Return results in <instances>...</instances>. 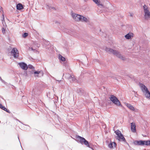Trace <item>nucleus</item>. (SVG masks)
<instances>
[{
    "label": "nucleus",
    "mask_w": 150,
    "mask_h": 150,
    "mask_svg": "<svg viewBox=\"0 0 150 150\" xmlns=\"http://www.w3.org/2000/svg\"><path fill=\"white\" fill-rule=\"evenodd\" d=\"M76 139L75 140L78 142L80 143L82 145L84 144L87 147L94 150L92 147L91 144L89 143V142L84 137L79 135H76Z\"/></svg>",
    "instance_id": "1"
},
{
    "label": "nucleus",
    "mask_w": 150,
    "mask_h": 150,
    "mask_svg": "<svg viewBox=\"0 0 150 150\" xmlns=\"http://www.w3.org/2000/svg\"><path fill=\"white\" fill-rule=\"evenodd\" d=\"M105 50L106 52L109 53L113 54L123 60H124L125 59V58L120 54L116 50H114L112 48H108L107 47H105Z\"/></svg>",
    "instance_id": "2"
},
{
    "label": "nucleus",
    "mask_w": 150,
    "mask_h": 150,
    "mask_svg": "<svg viewBox=\"0 0 150 150\" xmlns=\"http://www.w3.org/2000/svg\"><path fill=\"white\" fill-rule=\"evenodd\" d=\"M140 86L141 88L142 91L143 92H145V96L146 98L150 99V92L148 90L147 88L144 84L139 83Z\"/></svg>",
    "instance_id": "3"
},
{
    "label": "nucleus",
    "mask_w": 150,
    "mask_h": 150,
    "mask_svg": "<svg viewBox=\"0 0 150 150\" xmlns=\"http://www.w3.org/2000/svg\"><path fill=\"white\" fill-rule=\"evenodd\" d=\"M115 133L117 135L118 138L117 139L119 141L121 140L125 142L126 140L125 138L124 137L123 135L122 134L121 132L119 130L117 129L115 131Z\"/></svg>",
    "instance_id": "4"
},
{
    "label": "nucleus",
    "mask_w": 150,
    "mask_h": 150,
    "mask_svg": "<svg viewBox=\"0 0 150 150\" xmlns=\"http://www.w3.org/2000/svg\"><path fill=\"white\" fill-rule=\"evenodd\" d=\"M110 100L115 104L118 106H121L122 105L120 101L114 95H111Z\"/></svg>",
    "instance_id": "5"
},
{
    "label": "nucleus",
    "mask_w": 150,
    "mask_h": 150,
    "mask_svg": "<svg viewBox=\"0 0 150 150\" xmlns=\"http://www.w3.org/2000/svg\"><path fill=\"white\" fill-rule=\"evenodd\" d=\"M11 54L15 58H17L19 56V53L18 50L16 48H13L11 51Z\"/></svg>",
    "instance_id": "6"
},
{
    "label": "nucleus",
    "mask_w": 150,
    "mask_h": 150,
    "mask_svg": "<svg viewBox=\"0 0 150 150\" xmlns=\"http://www.w3.org/2000/svg\"><path fill=\"white\" fill-rule=\"evenodd\" d=\"M18 64L21 68L24 70H27L28 69L27 65L24 62H22L18 63Z\"/></svg>",
    "instance_id": "7"
},
{
    "label": "nucleus",
    "mask_w": 150,
    "mask_h": 150,
    "mask_svg": "<svg viewBox=\"0 0 150 150\" xmlns=\"http://www.w3.org/2000/svg\"><path fill=\"white\" fill-rule=\"evenodd\" d=\"M72 16L73 18L76 21H80L81 18V15L74 13H72Z\"/></svg>",
    "instance_id": "8"
},
{
    "label": "nucleus",
    "mask_w": 150,
    "mask_h": 150,
    "mask_svg": "<svg viewBox=\"0 0 150 150\" xmlns=\"http://www.w3.org/2000/svg\"><path fill=\"white\" fill-rule=\"evenodd\" d=\"M34 71L33 70H28L27 71H25L24 75L26 76H28L29 75H31L32 74H34Z\"/></svg>",
    "instance_id": "9"
},
{
    "label": "nucleus",
    "mask_w": 150,
    "mask_h": 150,
    "mask_svg": "<svg viewBox=\"0 0 150 150\" xmlns=\"http://www.w3.org/2000/svg\"><path fill=\"white\" fill-rule=\"evenodd\" d=\"M131 130L133 132H136V125L134 122H132L131 123Z\"/></svg>",
    "instance_id": "10"
},
{
    "label": "nucleus",
    "mask_w": 150,
    "mask_h": 150,
    "mask_svg": "<svg viewBox=\"0 0 150 150\" xmlns=\"http://www.w3.org/2000/svg\"><path fill=\"white\" fill-rule=\"evenodd\" d=\"M77 92L80 95L84 96L85 94V91L81 88H79L77 90Z\"/></svg>",
    "instance_id": "11"
},
{
    "label": "nucleus",
    "mask_w": 150,
    "mask_h": 150,
    "mask_svg": "<svg viewBox=\"0 0 150 150\" xmlns=\"http://www.w3.org/2000/svg\"><path fill=\"white\" fill-rule=\"evenodd\" d=\"M144 17L145 18H150V12L149 10H146L144 11Z\"/></svg>",
    "instance_id": "12"
},
{
    "label": "nucleus",
    "mask_w": 150,
    "mask_h": 150,
    "mask_svg": "<svg viewBox=\"0 0 150 150\" xmlns=\"http://www.w3.org/2000/svg\"><path fill=\"white\" fill-rule=\"evenodd\" d=\"M0 108L2 109V110H4L5 111H6L7 112H8L9 113H10L11 112L9 111V110L8 109H6L5 106H3L2 104H1L0 103Z\"/></svg>",
    "instance_id": "13"
},
{
    "label": "nucleus",
    "mask_w": 150,
    "mask_h": 150,
    "mask_svg": "<svg viewBox=\"0 0 150 150\" xmlns=\"http://www.w3.org/2000/svg\"><path fill=\"white\" fill-rule=\"evenodd\" d=\"M139 146L146 145L147 146V140H139Z\"/></svg>",
    "instance_id": "14"
},
{
    "label": "nucleus",
    "mask_w": 150,
    "mask_h": 150,
    "mask_svg": "<svg viewBox=\"0 0 150 150\" xmlns=\"http://www.w3.org/2000/svg\"><path fill=\"white\" fill-rule=\"evenodd\" d=\"M23 8V6L21 3H19L16 5V8L18 10H20Z\"/></svg>",
    "instance_id": "15"
},
{
    "label": "nucleus",
    "mask_w": 150,
    "mask_h": 150,
    "mask_svg": "<svg viewBox=\"0 0 150 150\" xmlns=\"http://www.w3.org/2000/svg\"><path fill=\"white\" fill-rule=\"evenodd\" d=\"M133 37V34L132 33H128L125 36V37L127 39H129Z\"/></svg>",
    "instance_id": "16"
},
{
    "label": "nucleus",
    "mask_w": 150,
    "mask_h": 150,
    "mask_svg": "<svg viewBox=\"0 0 150 150\" xmlns=\"http://www.w3.org/2000/svg\"><path fill=\"white\" fill-rule=\"evenodd\" d=\"M81 18L80 19V21L85 22H86L87 21V19L85 17L83 16L82 15H81Z\"/></svg>",
    "instance_id": "17"
},
{
    "label": "nucleus",
    "mask_w": 150,
    "mask_h": 150,
    "mask_svg": "<svg viewBox=\"0 0 150 150\" xmlns=\"http://www.w3.org/2000/svg\"><path fill=\"white\" fill-rule=\"evenodd\" d=\"M34 74H41V76H43V71H35L34 72Z\"/></svg>",
    "instance_id": "18"
},
{
    "label": "nucleus",
    "mask_w": 150,
    "mask_h": 150,
    "mask_svg": "<svg viewBox=\"0 0 150 150\" xmlns=\"http://www.w3.org/2000/svg\"><path fill=\"white\" fill-rule=\"evenodd\" d=\"M127 107L131 110L134 111V107L130 104H127Z\"/></svg>",
    "instance_id": "19"
},
{
    "label": "nucleus",
    "mask_w": 150,
    "mask_h": 150,
    "mask_svg": "<svg viewBox=\"0 0 150 150\" xmlns=\"http://www.w3.org/2000/svg\"><path fill=\"white\" fill-rule=\"evenodd\" d=\"M59 59L60 60L63 62H64L65 61V58L64 57H63L61 54H59Z\"/></svg>",
    "instance_id": "20"
},
{
    "label": "nucleus",
    "mask_w": 150,
    "mask_h": 150,
    "mask_svg": "<svg viewBox=\"0 0 150 150\" xmlns=\"http://www.w3.org/2000/svg\"><path fill=\"white\" fill-rule=\"evenodd\" d=\"M139 140H135L133 142V144L135 145L139 146Z\"/></svg>",
    "instance_id": "21"
},
{
    "label": "nucleus",
    "mask_w": 150,
    "mask_h": 150,
    "mask_svg": "<svg viewBox=\"0 0 150 150\" xmlns=\"http://www.w3.org/2000/svg\"><path fill=\"white\" fill-rule=\"evenodd\" d=\"M66 77L68 79H70L72 78V76L69 74H66Z\"/></svg>",
    "instance_id": "22"
},
{
    "label": "nucleus",
    "mask_w": 150,
    "mask_h": 150,
    "mask_svg": "<svg viewBox=\"0 0 150 150\" xmlns=\"http://www.w3.org/2000/svg\"><path fill=\"white\" fill-rule=\"evenodd\" d=\"M51 93L49 92V94H48L47 93V97L49 98H50V99H52L54 98V96L55 95L54 94V96H51Z\"/></svg>",
    "instance_id": "23"
},
{
    "label": "nucleus",
    "mask_w": 150,
    "mask_h": 150,
    "mask_svg": "<svg viewBox=\"0 0 150 150\" xmlns=\"http://www.w3.org/2000/svg\"><path fill=\"white\" fill-rule=\"evenodd\" d=\"M27 67L28 69L29 68L30 69H32L33 70H34L35 69V68L32 65L30 64H29L27 65Z\"/></svg>",
    "instance_id": "24"
},
{
    "label": "nucleus",
    "mask_w": 150,
    "mask_h": 150,
    "mask_svg": "<svg viewBox=\"0 0 150 150\" xmlns=\"http://www.w3.org/2000/svg\"><path fill=\"white\" fill-rule=\"evenodd\" d=\"M108 146L110 149H112L113 147V142H110L108 144Z\"/></svg>",
    "instance_id": "25"
},
{
    "label": "nucleus",
    "mask_w": 150,
    "mask_h": 150,
    "mask_svg": "<svg viewBox=\"0 0 150 150\" xmlns=\"http://www.w3.org/2000/svg\"><path fill=\"white\" fill-rule=\"evenodd\" d=\"M28 35V33L25 32L22 34V37L24 38H25Z\"/></svg>",
    "instance_id": "26"
},
{
    "label": "nucleus",
    "mask_w": 150,
    "mask_h": 150,
    "mask_svg": "<svg viewBox=\"0 0 150 150\" xmlns=\"http://www.w3.org/2000/svg\"><path fill=\"white\" fill-rule=\"evenodd\" d=\"M63 31L64 32H65V33H68V34H69V29H67V28H64L63 30Z\"/></svg>",
    "instance_id": "27"
},
{
    "label": "nucleus",
    "mask_w": 150,
    "mask_h": 150,
    "mask_svg": "<svg viewBox=\"0 0 150 150\" xmlns=\"http://www.w3.org/2000/svg\"><path fill=\"white\" fill-rule=\"evenodd\" d=\"M93 1L96 4H100V1L99 0H93Z\"/></svg>",
    "instance_id": "28"
},
{
    "label": "nucleus",
    "mask_w": 150,
    "mask_h": 150,
    "mask_svg": "<svg viewBox=\"0 0 150 150\" xmlns=\"http://www.w3.org/2000/svg\"><path fill=\"white\" fill-rule=\"evenodd\" d=\"M143 7L144 11L148 10V9L147 7L146 6L145 4L143 6Z\"/></svg>",
    "instance_id": "29"
},
{
    "label": "nucleus",
    "mask_w": 150,
    "mask_h": 150,
    "mask_svg": "<svg viewBox=\"0 0 150 150\" xmlns=\"http://www.w3.org/2000/svg\"><path fill=\"white\" fill-rule=\"evenodd\" d=\"M33 44L38 48L40 46V44H38L36 42H34Z\"/></svg>",
    "instance_id": "30"
},
{
    "label": "nucleus",
    "mask_w": 150,
    "mask_h": 150,
    "mask_svg": "<svg viewBox=\"0 0 150 150\" xmlns=\"http://www.w3.org/2000/svg\"><path fill=\"white\" fill-rule=\"evenodd\" d=\"M43 41H44V43L46 45H48L49 44V41H46L45 39H43Z\"/></svg>",
    "instance_id": "31"
},
{
    "label": "nucleus",
    "mask_w": 150,
    "mask_h": 150,
    "mask_svg": "<svg viewBox=\"0 0 150 150\" xmlns=\"http://www.w3.org/2000/svg\"><path fill=\"white\" fill-rule=\"evenodd\" d=\"M147 146H150V140H147Z\"/></svg>",
    "instance_id": "32"
},
{
    "label": "nucleus",
    "mask_w": 150,
    "mask_h": 150,
    "mask_svg": "<svg viewBox=\"0 0 150 150\" xmlns=\"http://www.w3.org/2000/svg\"><path fill=\"white\" fill-rule=\"evenodd\" d=\"M16 120H17V121L18 122H19L21 123L22 124H23V122H22L20 120H18V119H16Z\"/></svg>",
    "instance_id": "33"
},
{
    "label": "nucleus",
    "mask_w": 150,
    "mask_h": 150,
    "mask_svg": "<svg viewBox=\"0 0 150 150\" xmlns=\"http://www.w3.org/2000/svg\"><path fill=\"white\" fill-rule=\"evenodd\" d=\"M2 31L3 33H4L5 32V30L3 28L2 29Z\"/></svg>",
    "instance_id": "34"
},
{
    "label": "nucleus",
    "mask_w": 150,
    "mask_h": 150,
    "mask_svg": "<svg viewBox=\"0 0 150 150\" xmlns=\"http://www.w3.org/2000/svg\"><path fill=\"white\" fill-rule=\"evenodd\" d=\"M3 11V8L1 6H0V11Z\"/></svg>",
    "instance_id": "35"
},
{
    "label": "nucleus",
    "mask_w": 150,
    "mask_h": 150,
    "mask_svg": "<svg viewBox=\"0 0 150 150\" xmlns=\"http://www.w3.org/2000/svg\"><path fill=\"white\" fill-rule=\"evenodd\" d=\"M113 144H114V146L115 147H116L117 146V144L115 142H113Z\"/></svg>",
    "instance_id": "36"
},
{
    "label": "nucleus",
    "mask_w": 150,
    "mask_h": 150,
    "mask_svg": "<svg viewBox=\"0 0 150 150\" xmlns=\"http://www.w3.org/2000/svg\"><path fill=\"white\" fill-rule=\"evenodd\" d=\"M51 8L52 9H54V10H56V8H54V7H51Z\"/></svg>",
    "instance_id": "37"
},
{
    "label": "nucleus",
    "mask_w": 150,
    "mask_h": 150,
    "mask_svg": "<svg viewBox=\"0 0 150 150\" xmlns=\"http://www.w3.org/2000/svg\"><path fill=\"white\" fill-rule=\"evenodd\" d=\"M71 79H72V81H75L76 80V79H75V78L73 77H72V78H71Z\"/></svg>",
    "instance_id": "38"
},
{
    "label": "nucleus",
    "mask_w": 150,
    "mask_h": 150,
    "mask_svg": "<svg viewBox=\"0 0 150 150\" xmlns=\"http://www.w3.org/2000/svg\"><path fill=\"white\" fill-rule=\"evenodd\" d=\"M33 93L34 94H35V89H33Z\"/></svg>",
    "instance_id": "39"
},
{
    "label": "nucleus",
    "mask_w": 150,
    "mask_h": 150,
    "mask_svg": "<svg viewBox=\"0 0 150 150\" xmlns=\"http://www.w3.org/2000/svg\"><path fill=\"white\" fill-rule=\"evenodd\" d=\"M64 66L65 67H66L67 65V64L65 63H64Z\"/></svg>",
    "instance_id": "40"
},
{
    "label": "nucleus",
    "mask_w": 150,
    "mask_h": 150,
    "mask_svg": "<svg viewBox=\"0 0 150 150\" xmlns=\"http://www.w3.org/2000/svg\"><path fill=\"white\" fill-rule=\"evenodd\" d=\"M18 140H19V141L20 142V141L19 139V136H18ZM20 144H21V143H20ZM21 148H22V150H23V148H22V146H21Z\"/></svg>",
    "instance_id": "41"
},
{
    "label": "nucleus",
    "mask_w": 150,
    "mask_h": 150,
    "mask_svg": "<svg viewBox=\"0 0 150 150\" xmlns=\"http://www.w3.org/2000/svg\"><path fill=\"white\" fill-rule=\"evenodd\" d=\"M23 125H25L26 126H27L29 127H30V126L29 125H28L27 124H23Z\"/></svg>",
    "instance_id": "42"
},
{
    "label": "nucleus",
    "mask_w": 150,
    "mask_h": 150,
    "mask_svg": "<svg viewBox=\"0 0 150 150\" xmlns=\"http://www.w3.org/2000/svg\"><path fill=\"white\" fill-rule=\"evenodd\" d=\"M57 117H58V120H59V118H60V117H59V116L58 115H57Z\"/></svg>",
    "instance_id": "43"
},
{
    "label": "nucleus",
    "mask_w": 150,
    "mask_h": 150,
    "mask_svg": "<svg viewBox=\"0 0 150 150\" xmlns=\"http://www.w3.org/2000/svg\"><path fill=\"white\" fill-rule=\"evenodd\" d=\"M0 81L2 80V79H1V77H0Z\"/></svg>",
    "instance_id": "44"
},
{
    "label": "nucleus",
    "mask_w": 150,
    "mask_h": 150,
    "mask_svg": "<svg viewBox=\"0 0 150 150\" xmlns=\"http://www.w3.org/2000/svg\"><path fill=\"white\" fill-rule=\"evenodd\" d=\"M31 50H34L33 49V47H31Z\"/></svg>",
    "instance_id": "45"
},
{
    "label": "nucleus",
    "mask_w": 150,
    "mask_h": 150,
    "mask_svg": "<svg viewBox=\"0 0 150 150\" xmlns=\"http://www.w3.org/2000/svg\"><path fill=\"white\" fill-rule=\"evenodd\" d=\"M2 82H4V81L2 79V80L1 81Z\"/></svg>",
    "instance_id": "46"
},
{
    "label": "nucleus",
    "mask_w": 150,
    "mask_h": 150,
    "mask_svg": "<svg viewBox=\"0 0 150 150\" xmlns=\"http://www.w3.org/2000/svg\"><path fill=\"white\" fill-rule=\"evenodd\" d=\"M39 74L40 75V76H41V74Z\"/></svg>",
    "instance_id": "47"
},
{
    "label": "nucleus",
    "mask_w": 150,
    "mask_h": 150,
    "mask_svg": "<svg viewBox=\"0 0 150 150\" xmlns=\"http://www.w3.org/2000/svg\"><path fill=\"white\" fill-rule=\"evenodd\" d=\"M130 16H132V14H130Z\"/></svg>",
    "instance_id": "48"
},
{
    "label": "nucleus",
    "mask_w": 150,
    "mask_h": 150,
    "mask_svg": "<svg viewBox=\"0 0 150 150\" xmlns=\"http://www.w3.org/2000/svg\"><path fill=\"white\" fill-rule=\"evenodd\" d=\"M100 31H101V30H100Z\"/></svg>",
    "instance_id": "49"
},
{
    "label": "nucleus",
    "mask_w": 150,
    "mask_h": 150,
    "mask_svg": "<svg viewBox=\"0 0 150 150\" xmlns=\"http://www.w3.org/2000/svg\"><path fill=\"white\" fill-rule=\"evenodd\" d=\"M1 123V121H0V123Z\"/></svg>",
    "instance_id": "50"
}]
</instances>
